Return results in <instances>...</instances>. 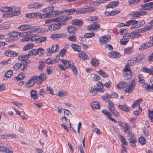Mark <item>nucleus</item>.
Wrapping results in <instances>:
<instances>
[{
  "instance_id": "nucleus-1",
  "label": "nucleus",
  "mask_w": 153,
  "mask_h": 153,
  "mask_svg": "<svg viewBox=\"0 0 153 153\" xmlns=\"http://www.w3.org/2000/svg\"><path fill=\"white\" fill-rule=\"evenodd\" d=\"M46 75L44 74H41L39 76H33L30 79L28 82L26 84L27 86H33L36 83L37 85L41 84L43 81L46 78Z\"/></svg>"
},
{
  "instance_id": "nucleus-2",
  "label": "nucleus",
  "mask_w": 153,
  "mask_h": 153,
  "mask_svg": "<svg viewBox=\"0 0 153 153\" xmlns=\"http://www.w3.org/2000/svg\"><path fill=\"white\" fill-rule=\"evenodd\" d=\"M144 31H145V29L144 28L137 30L131 33L124 34L123 36V38L126 39L127 38L130 39L139 37L141 35L140 34V33H141Z\"/></svg>"
},
{
  "instance_id": "nucleus-3",
  "label": "nucleus",
  "mask_w": 153,
  "mask_h": 153,
  "mask_svg": "<svg viewBox=\"0 0 153 153\" xmlns=\"http://www.w3.org/2000/svg\"><path fill=\"white\" fill-rule=\"evenodd\" d=\"M67 68H70L72 70L75 76L77 74V70L74 62L71 61L66 60L64 59H59Z\"/></svg>"
},
{
  "instance_id": "nucleus-4",
  "label": "nucleus",
  "mask_w": 153,
  "mask_h": 153,
  "mask_svg": "<svg viewBox=\"0 0 153 153\" xmlns=\"http://www.w3.org/2000/svg\"><path fill=\"white\" fill-rule=\"evenodd\" d=\"M62 13L61 11H54L48 13H47L46 14H41L40 13L39 18L44 19L47 17H54L60 15Z\"/></svg>"
},
{
  "instance_id": "nucleus-5",
  "label": "nucleus",
  "mask_w": 153,
  "mask_h": 153,
  "mask_svg": "<svg viewBox=\"0 0 153 153\" xmlns=\"http://www.w3.org/2000/svg\"><path fill=\"white\" fill-rule=\"evenodd\" d=\"M100 88H97V87H91L90 91V93L92 95H94L96 94L98 92L102 93L104 91L103 89V87H98Z\"/></svg>"
},
{
  "instance_id": "nucleus-6",
  "label": "nucleus",
  "mask_w": 153,
  "mask_h": 153,
  "mask_svg": "<svg viewBox=\"0 0 153 153\" xmlns=\"http://www.w3.org/2000/svg\"><path fill=\"white\" fill-rule=\"evenodd\" d=\"M71 18V17L67 16H61L54 19V21L58 23L65 22Z\"/></svg>"
},
{
  "instance_id": "nucleus-7",
  "label": "nucleus",
  "mask_w": 153,
  "mask_h": 153,
  "mask_svg": "<svg viewBox=\"0 0 153 153\" xmlns=\"http://www.w3.org/2000/svg\"><path fill=\"white\" fill-rule=\"evenodd\" d=\"M62 26V25L59 23H53L49 25L48 29L49 30L55 31L59 30Z\"/></svg>"
},
{
  "instance_id": "nucleus-8",
  "label": "nucleus",
  "mask_w": 153,
  "mask_h": 153,
  "mask_svg": "<svg viewBox=\"0 0 153 153\" xmlns=\"http://www.w3.org/2000/svg\"><path fill=\"white\" fill-rule=\"evenodd\" d=\"M142 10H153V2L141 5Z\"/></svg>"
},
{
  "instance_id": "nucleus-9",
  "label": "nucleus",
  "mask_w": 153,
  "mask_h": 153,
  "mask_svg": "<svg viewBox=\"0 0 153 153\" xmlns=\"http://www.w3.org/2000/svg\"><path fill=\"white\" fill-rule=\"evenodd\" d=\"M102 113L105 115L109 119L112 121L113 122L117 123V121L114 118L111 117V114L106 109H104L102 111Z\"/></svg>"
},
{
  "instance_id": "nucleus-10",
  "label": "nucleus",
  "mask_w": 153,
  "mask_h": 153,
  "mask_svg": "<svg viewBox=\"0 0 153 153\" xmlns=\"http://www.w3.org/2000/svg\"><path fill=\"white\" fill-rule=\"evenodd\" d=\"M128 137L130 143H135L137 142V138L133 132H129L128 134Z\"/></svg>"
},
{
  "instance_id": "nucleus-11",
  "label": "nucleus",
  "mask_w": 153,
  "mask_h": 153,
  "mask_svg": "<svg viewBox=\"0 0 153 153\" xmlns=\"http://www.w3.org/2000/svg\"><path fill=\"white\" fill-rule=\"evenodd\" d=\"M11 9L12 13L11 14L12 16H18L20 14L21 12L19 8L13 6L12 7Z\"/></svg>"
},
{
  "instance_id": "nucleus-12",
  "label": "nucleus",
  "mask_w": 153,
  "mask_h": 153,
  "mask_svg": "<svg viewBox=\"0 0 153 153\" xmlns=\"http://www.w3.org/2000/svg\"><path fill=\"white\" fill-rule=\"evenodd\" d=\"M100 26L97 24H95L93 25H91L88 26L87 28L88 30H99L100 29Z\"/></svg>"
},
{
  "instance_id": "nucleus-13",
  "label": "nucleus",
  "mask_w": 153,
  "mask_h": 153,
  "mask_svg": "<svg viewBox=\"0 0 153 153\" xmlns=\"http://www.w3.org/2000/svg\"><path fill=\"white\" fill-rule=\"evenodd\" d=\"M147 12L144 11H137L134 13H133V16L135 19L137 18L142 15H144L147 14Z\"/></svg>"
},
{
  "instance_id": "nucleus-14",
  "label": "nucleus",
  "mask_w": 153,
  "mask_h": 153,
  "mask_svg": "<svg viewBox=\"0 0 153 153\" xmlns=\"http://www.w3.org/2000/svg\"><path fill=\"white\" fill-rule=\"evenodd\" d=\"M5 55L7 56H16L18 55V54L16 52H14L11 50H9L5 51L4 52Z\"/></svg>"
},
{
  "instance_id": "nucleus-15",
  "label": "nucleus",
  "mask_w": 153,
  "mask_h": 153,
  "mask_svg": "<svg viewBox=\"0 0 153 153\" xmlns=\"http://www.w3.org/2000/svg\"><path fill=\"white\" fill-rule=\"evenodd\" d=\"M66 34V33H58L52 35L51 36V38L55 39H56L57 38L61 37H65Z\"/></svg>"
},
{
  "instance_id": "nucleus-16",
  "label": "nucleus",
  "mask_w": 153,
  "mask_h": 153,
  "mask_svg": "<svg viewBox=\"0 0 153 153\" xmlns=\"http://www.w3.org/2000/svg\"><path fill=\"white\" fill-rule=\"evenodd\" d=\"M118 108L122 110L125 111L126 112H129L130 110V108L126 105H118Z\"/></svg>"
},
{
  "instance_id": "nucleus-17",
  "label": "nucleus",
  "mask_w": 153,
  "mask_h": 153,
  "mask_svg": "<svg viewBox=\"0 0 153 153\" xmlns=\"http://www.w3.org/2000/svg\"><path fill=\"white\" fill-rule=\"evenodd\" d=\"M71 23L73 25L80 26H81L84 24V22L82 20L78 19L72 20Z\"/></svg>"
},
{
  "instance_id": "nucleus-18",
  "label": "nucleus",
  "mask_w": 153,
  "mask_h": 153,
  "mask_svg": "<svg viewBox=\"0 0 153 153\" xmlns=\"http://www.w3.org/2000/svg\"><path fill=\"white\" fill-rule=\"evenodd\" d=\"M108 56L109 57L113 58H118L120 56V54L114 51L109 52L108 54Z\"/></svg>"
},
{
  "instance_id": "nucleus-19",
  "label": "nucleus",
  "mask_w": 153,
  "mask_h": 153,
  "mask_svg": "<svg viewBox=\"0 0 153 153\" xmlns=\"http://www.w3.org/2000/svg\"><path fill=\"white\" fill-rule=\"evenodd\" d=\"M119 2L118 1H113L110 3L108 5L106 6L107 8H113L116 7L119 4Z\"/></svg>"
},
{
  "instance_id": "nucleus-20",
  "label": "nucleus",
  "mask_w": 153,
  "mask_h": 153,
  "mask_svg": "<svg viewBox=\"0 0 153 153\" xmlns=\"http://www.w3.org/2000/svg\"><path fill=\"white\" fill-rule=\"evenodd\" d=\"M110 37L106 36H102L101 38H100V42L101 43H105L109 42L110 41Z\"/></svg>"
},
{
  "instance_id": "nucleus-21",
  "label": "nucleus",
  "mask_w": 153,
  "mask_h": 153,
  "mask_svg": "<svg viewBox=\"0 0 153 153\" xmlns=\"http://www.w3.org/2000/svg\"><path fill=\"white\" fill-rule=\"evenodd\" d=\"M42 6L41 4H38L37 3H33V4L28 5V7L29 8H39Z\"/></svg>"
},
{
  "instance_id": "nucleus-22",
  "label": "nucleus",
  "mask_w": 153,
  "mask_h": 153,
  "mask_svg": "<svg viewBox=\"0 0 153 153\" xmlns=\"http://www.w3.org/2000/svg\"><path fill=\"white\" fill-rule=\"evenodd\" d=\"M137 22V21L135 20H130L126 22L127 24H130L131 23L133 24L132 25L131 28V29H133L136 28H138L136 24Z\"/></svg>"
},
{
  "instance_id": "nucleus-23",
  "label": "nucleus",
  "mask_w": 153,
  "mask_h": 153,
  "mask_svg": "<svg viewBox=\"0 0 153 153\" xmlns=\"http://www.w3.org/2000/svg\"><path fill=\"white\" fill-rule=\"evenodd\" d=\"M91 106L93 109H100V105L98 102L96 101H94L91 103Z\"/></svg>"
},
{
  "instance_id": "nucleus-24",
  "label": "nucleus",
  "mask_w": 153,
  "mask_h": 153,
  "mask_svg": "<svg viewBox=\"0 0 153 153\" xmlns=\"http://www.w3.org/2000/svg\"><path fill=\"white\" fill-rule=\"evenodd\" d=\"M30 26L27 25H24L20 26L18 27V30L20 31H24L29 29Z\"/></svg>"
},
{
  "instance_id": "nucleus-25",
  "label": "nucleus",
  "mask_w": 153,
  "mask_h": 153,
  "mask_svg": "<svg viewBox=\"0 0 153 153\" xmlns=\"http://www.w3.org/2000/svg\"><path fill=\"white\" fill-rule=\"evenodd\" d=\"M54 7L53 6L51 5L43 9L42 11L45 13H50L54 10Z\"/></svg>"
},
{
  "instance_id": "nucleus-26",
  "label": "nucleus",
  "mask_w": 153,
  "mask_h": 153,
  "mask_svg": "<svg viewBox=\"0 0 153 153\" xmlns=\"http://www.w3.org/2000/svg\"><path fill=\"white\" fill-rule=\"evenodd\" d=\"M143 100L141 99L140 98L135 100L132 104V107L134 108L137 106H140L141 102Z\"/></svg>"
},
{
  "instance_id": "nucleus-27",
  "label": "nucleus",
  "mask_w": 153,
  "mask_h": 153,
  "mask_svg": "<svg viewBox=\"0 0 153 153\" xmlns=\"http://www.w3.org/2000/svg\"><path fill=\"white\" fill-rule=\"evenodd\" d=\"M71 46L74 51L79 52L81 50L80 46L78 45L72 43Z\"/></svg>"
},
{
  "instance_id": "nucleus-28",
  "label": "nucleus",
  "mask_w": 153,
  "mask_h": 153,
  "mask_svg": "<svg viewBox=\"0 0 153 153\" xmlns=\"http://www.w3.org/2000/svg\"><path fill=\"white\" fill-rule=\"evenodd\" d=\"M67 30L70 33L74 34L77 31V29L74 26H69L68 27Z\"/></svg>"
},
{
  "instance_id": "nucleus-29",
  "label": "nucleus",
  "mask_w": 153,
  "mask_h": 153,
  "mask_svg": "<svg viewBox=\"0 0 153 153\" xmlns=\"http://www.w3.org/2000/svg\"><path fill=\"white\" fill-rule=\"evenodd\" d=\"M123 128V130L126 133L131 132V127L128 125L127 123H125L124 125L122 127Z\"/></svg>"
},
{
  "instance_id": "nucleus-30",
  "label": "nucleus",
  "mask_w": 153,
  "mask_h": 153,
  "mask_svg": "<svg viewBox=\"0 0 153 153\" xmlns=\"http://www.w3.org/2000/svg\"><path fill=\"white\" fill-rule=\"evenodd\" d=\"M25 77V75L23 74H20L18 76L14 78V80L15 82H18L23 79Z\"/></svg>"
},
{
  "instance_id": "nucleus-31",
  "label": "nucleus",
  "mask_w": 153,
  "mask_h": 153,
  "mask_svg": "<svg viewBox=\"0 0 153 153\" xmlns=\"http://www.w3.org/2000/svg\"><path fill=\"white\" fill-rule=\"evenodd\" d=\"M138 57L134 58L128 61V63L129 65L133 66L138 61Z\"/></svg>"
},
{
  "instance_id": "nucleus-32",
  "label": "nucleus",
  "mask_w": 153,
  "mask_h": 153,
  "mask_svg": "<svg viewBox=\"0 0 153 153\" xmlns=\"http://www.w3.org/2000/svg\"><path fill=\"white\" fill-rule=\"evenodd\" d=\"M47 38L45 36H38L37 43L41 44L46 41Z\"/></svg>"
},
{
  "instance_id": "nucleus-33",
  "label": "nucleus",
  "mask_w": 153,
  "mask_h": 153,
  "mask_svg": "<svg viewBox=\"0 0 153 153\" xmlns=\"http://www.w3.org/2000/svg\"><path fill=\"white\" fill-rule=\"evenodd\" d=\"M13 74V71L11 70L8 71L4 75V79H6L7 78H10Z\"/></svg>"
},
{
  "instance_id": "nucleus-34",
  "label": "nucleus",
  "mask_w": 153,
  "mask_h": 153,
  "mask_svg": "<svg viewBox=\"0 0 153 153\" xmlns=\"http://www.w3.org/2000/svg\"><path fill=\"white\" fill-rule=\"evenodd\" d=\"M118 137L123 145H127V142L124 137L122 135L119 134Z\"/></svg>"
},
{
  "instance_id": "nucleus-35",
  "label": "nucleus",
  "mask_w": 153,
  "mask_h": 153,
  "mask_svg": "<svg viewBox=\"0 0 153 153\" xmlns=\"http://www.w3.org/2000/svg\"><path fill=\"white\" fill-rule=\"evenodd\" d=\"M37 49H32L28 52V55L30 56H35L38 55Z\"/></svg>"
},
{
  "instance_id": "nucleus-36",
  "label": "nucleus",
  "mask_w": 153,
  "mask_h": 153,
  "mask_svg": "<svg viewBox=\"0 0 153 153\" xmlns=\"http://www.w3.org/2000/svg\"><path fill=\"white\" fill-rule=\"evenodd\" d=\"M31 97L33 100H36L38 99V96L37 94L36 91L32 90L31 91Z\"/></svg>"
},
{
  "instance_id": "nucleus-37",
  "label": "nucleus",
  "mask_w": 153,
  "mask_h": 153,
  "mask_svg": "<svg viewBox=\"0 0 153 153\" xmlns=\"http://www.w3.org/2000/svg\"><path fill=\"white\" fill-rule=\"evenodd\" d=\"M30 58V56L28 53L27 55L19 56L18 59L20 61L26 60Z\"/></svg>"
},
{
  "instance_id": "nucleus-38",
  "label": "nucleus",
  "mask_w": 153,
  "mask_h": 153,
  "mask_svg": "<svg viewBox=\"0 0 153 153\" xmlns=\"http://www.w3.org/2000/svg\"><path fill=\"white\" fill-rule=\"evenodd\" d=\"M91 64L95 67L98 66L99 64V62L97 59L93 58L91 62Z\"/></svg>"
},
{
  "instance_id": "nucleus-39",
  "label": "nucleus",
  "mask_w": 153,
  "mask_h": 153,
  "mask_svg": "<svg viewBox=\"0 0 153 153\" xmlns=\"http://www.w3.org/2000/svg\"><path fill=\"white\" fill-rule=\"evenodd\" d=\"M59 49V46L58 45H53L51 48V52L55 53L57 52Z\"/></svg>"
},
{
  "instance_id": "nucleus-40",
  "label": "nucleus",
  "mask_w": 153,
  "mask_h": 153,
  "mask_svg": "<svg viewBox=\"0 0 153 153\" xmlns=\"http://www.w3.org/2000/svg\"><path fill=\"white\" fill-rule=\"evenodd\" d=\"M12 7H4L1 8V10L3 12H7L11 11Z\"/></svg>"
},
{
  "instance_id": "nucleus-41",
  "label": "nucleus",
  "mask_w": 153,
  "mask_h": 153,
  "mask_svg": "<svg viewBox=\"0 0 153 153\" xmlns=\"http://www.w3.org/2000/svg\"><path fill=\"white\" fill-rule=\"evenodd\" d=\"M19 34H20V32H19L13 31L9 33L8 34V35H10V37H12L17 36H19Z\"/></svg>"
},
{
  "instance_id": "nucleus-42",
  "label": "nucleus",
  "mask_w": 153,
  "mask_h": 153,
  "mask_svg": "<svg viewBox=\"0 0 153 153\" xmlns=\"http://www.w3.org/2000/svg\"><path fill=\"white\" fill-rule=\"evenodd\" d=\"M133 52V49L131 47H128L125 49L124 53L126 54H130Z\"/></svg>"
},
{
  "instance_id": "nucleus-43",
  "label": "nucleus",
  "mask_w": 153,
  "mask_h": 153,
  "mask_svg": "<svg viewBox=\"0 0 153 153\" xmlns=\"http://www.w3.org/2000/svg\"><path fill=\"white\" fill-rule=\"evenodd\" d=\"M124 76L127 79H130L131 78V71H128L127 72L124 73Z\"/></svg>"
},
{
  "instance_id": "nucleus-44",
  "label": "nucleus",
  "mask_w": 153,
  "mask_h": 153,
  "mask_svg": "<svg viewBox=\"0 0 153 153\" xmlns=\"http://www.w3.org/2000/svg\"><path fill=\"white\" fill-rule=\"evenodd\" d=\"M32 32H39L41 31L40 28L37 27L36 26L32 27L30 26V28Z\"/></svg>"
},
{
  "instance_id": "nucleus-45",
  "label": "nucleus",
  "mask_w": 153,
  "mask_h": 153,
  "mask_svg": "<svg viewBox=\"0 0 153 153\" xmlns=\"http://www.w3.org/2000/svg\"><path fill=\"white\" fill-rule=\"evenodd\" d=\"M108 107L110 111H112V110L114 109V105L111 101H109L108 102Z\"/></svg>"
},
{
  "instance_id": "nucleus-46",
  "label": "nucleus",
  "mask_w": 153,
  "mask_h": 153,
  "mask_svg": "<svg viewBox=\"0 0 153 153\" xmlns=\"http://www.w3.org/2000/svg\"><path fill=\"white\" fill-rule=\"evenodd\" d=\"M138 141L141 145L145 144L146 143V140L143 137H140L138 139Z\"/></svg>"
},
{
  "instance_id": "nucleus-47",
  "label": "nucleus",
  "mask_w": 153,
  "mask_h": 153,
  "mask_svg": "<svg viewBox=\"0 0 153 153\" xmlns=\"http://www.w3.org/2000/svg\"><path fill=\"white\" fill-rule=\"evenodd\" d=\"M149 48L146 42L140 46L139 48L140 51H143L145 49Z\"/></svg>"
},
{
  "instance_id": "nucleus-48",
  "label": "nucleus",
  "mask_w": 153,
  "mask_h": 153,
  "mask_svg": "<svg viewBox=\"0 0 153 153\" xmlns=\"http://www.w3.org/2000/svg\"><path fill=\"white\" fill-rule=\"evenodd\" d=\"M85 13H91L94 11L95 9L94 8L89 7L86 8H84Z\"/></svg>"
},
{
  "instance_id": "nucleus-49",
  "label": "nucleus",
  "mask_w": 153,
  "mask_h": 153,
  "mask_svg": "<svg viewBox=\"0 0 153 153\" xmlns=\"http://www.w3.org/2000/svg\"><path fill=\"white\" fill-rule=\"evenodd\" d=\"M111 97L112 96L111 94H105L104 96L102 97V99L103 100H105L111 99Z\"/></svg>"
},
{
  "instance_id": "nucleus-50",
  "label": "nucleus",
  "mask_w": 153,
  "mask_h": 153,
  "mask_svg": "<svg viewBox=\"0 0 153 153\" xmlns=\"http://www.w3.org/2000/svg\"><path fill=\"white\" fill-rule=\"evenodd\" d=\"M98 74L101 75L103 77L107 76L108 75L104 71L101 70H100L98 71Z\"/></svg>"
},
{
  "instance_id": "nucleus-51",
  "label": "nucleus",
  "mask_w": 153,
  "mask_h": 153,
  "mask_svg": "<svg viewBox=\"0 0 153 153\" xmlns=\"http://www.w3.org/2000/svg\"><path fill=\"white\" fill-rule=\"evenodd\" d=\"M37 38L38 36L36 35H35L29 38L30 41L32 42H36V43H37Z\"/></svg>"
},
{
  "instance_id": "nucleus-52",
  "label": "nucleus",
  "mask_w": 153,
  "mask_h": 153,
  "mask_svg": "<svg viewBox=\"0 0 153 153\" xmlns=\"http://www.w3.org/2000/svg\"><path fill=\"white\" fill-rule=\"evenodd\" d=\"M57 95L60 97H65L67 95V94L66 92H63L62 91H59Z\"/></svg>"
},
{
  "instance_id": "nucleus-53",
  "label": "nucleus",
  "mask_w": 153,
  "mask_h": 153,
  "mask_svg": "<svg viewBox=\"0 0 153 153\" xmlns=\"http://www.w3.org/2000/svg\"><path fill=\"white\" fill-rule=\"evenodd\" d=\"M21 65V63H17L14 65L13 68L15 71L18 70L20 68Z\"/></svg>"
},
{
  "instance_id": "nucleus-54",
  "label": "nucleus",
  "mask_w": 153,
  "mask_h": 153,
  "mask_svg": "<svg viewBox=\"0 0 153 153\" xmlns=\"http://www.w3.org/2000/svg\"><path fill=\"white\" fill-rule=\"evenodd\" d=\"M78 55L79 57H82L83 59H87V58H88V56L84 53H82V52H81Z\"/></svg>"
},
{
  "instance_id": "nucleus-55",
  "label": "nucleus",
  "mask_w": 153,
  "mask_h": 153,
  "mask_svg": "<svg viewBox=\"0 0 153 153\" xmlns=\"http://www.w3.org/2000/svg\"><path fill=\"white\" fill-rule=\"evenodd\" d=\"M66 51V49L64 48L63 49L59 51V56L60 55L62 57H63L65 55Z\"/></svg>"
},
{
  "instance_id": "nucleus-56",
  "label": "nucleus",
  "mask_w": 153,
  "mask_h": 153,
  "mask_svg": "<svg viewBox=\"0 0 153 153\" xmlns=\"http://www.w3.org/2000/svg\"><path fill=\"white\" fill-rule=\"evenodd\" d=\"M94 33L93 32L91 33H87L85 34L84 37L86 38L92 37L94 36Z\"/></svg>"
},
{
  "instance_id": "nucleus-57",
  "label": "nucleus",
  "mask_w": 153,
  "mask_h": 153,
  "mask_svg": "<svg viewBox=\"0 0 153 153\" xmlns=\"http://www.w3.org/2000/svg\"><path fill=\"white\" fill-rule=\"evenodd\" d=\"M141 71L144 73H148L150 74V71L149 69L146 67H143L141 69Z\"/></svg>"
},
{
  "instance_id": "nucleus-58",
  "label": "nucleus",
  "mask_w": 153,
  "mask_h": 153,
  "mask_svg": "<svg viewBox=\"0 0 153 153\" xmlns=\"http://www.w3.org/2000/svg\"><path fill=\"white\" fill-rule=\"evenodd\" d=\"M134 89V87H128L125 90V92L126 93L128 92V94H129Z\"/></svg>"
},
{
  "instance_id": "nucleus-59",
  "label": "nucleus",
  "mask_w": 153,
  "mask_h": 153,
  "mask_svg": "<svg viewBox=\"0 0 153 153\" xmlns=\"http://www.w3.org/2000/svg\"><path fill=\"white\" fill-rule=\"evenodd\" d=\"M33 47V45L32 44H27L23 48V50L24 51H26L28 50L29 49H31Z\"/></svg>"
},
{
  "instance_id": "nucleus-60",
  "label": "nucleus",
  "mask_w": 153,
  "mask_h": 153,
  "mask_svg": "<svg viewBox=\"0 0 153 153\" xmlns=\"http://www.w3.org/2000/svg\"><path fill=\"white\" fill-rule=\"evenodd\" d=\"M45 66V63L43 62H39V67H38L39 70L40 71H42Z\"/></svg>"
},
{
  "instance_id": "nucleus-61",
  "label": "nucleus",
  "mask_w": 153,
  "mask_h": 153,
  "mask_svg": "<svg viewBox=\"0 0 153 153\" xmlns=\"http://www.w3.org/2000/svg\"><path fill=\"white\" fill-rule=\"evenodd\" d=\"M76 13L77 14L85 13L84 8L76 10Z\"/></svg>"
},
{
  "instance_id": "nucleus-62",
  "label": "nucleus",
  "mask_w": 153,
  "mask_h": 153,
  "mask_svg": "<svg viewBox=\"0 0 153 153\" xmlns=\"http://www.w3.org/2000/svg\"><path fill=\"white\" fill-rule=\"evenodd\" d=\"M38 54H39V56H41L44 53L45 50L43 48H39L37 49Z\"/></svg>"
},
{
  "instance_id": "nucleus-63",
  "label": "nucleus",
  "mask_w": 153,
  "mask_h": 153,
  "mask_svg": "<svg viewBox=\"0 0 153 153\" xmlns=\"http://www.w3.org/2000/svg\"><path fill=\"white\" fill-rule=\"evenodd\" d=\"M68 39L72 42H75L76 40V38L75 36H70L68 37Z\"/></svg>"
},
{
  "instance_id": "nucleus-64",
  "label": "nucleus",
  "mask_w": 153,
  "mask_h": 153,
  "mask_svg": "<svg viewBox=\"0 0 153 153\" xmlns=\"http://www.w3.org/2000/svg\"><path fill=\"white\" fill-rule=\"evenodd\" d=\"M47 89V91L48 93L49 94H51L52 95H53V90L51 89L50 87H47L46 88Z\"/></svg>"
}]
</instances>
